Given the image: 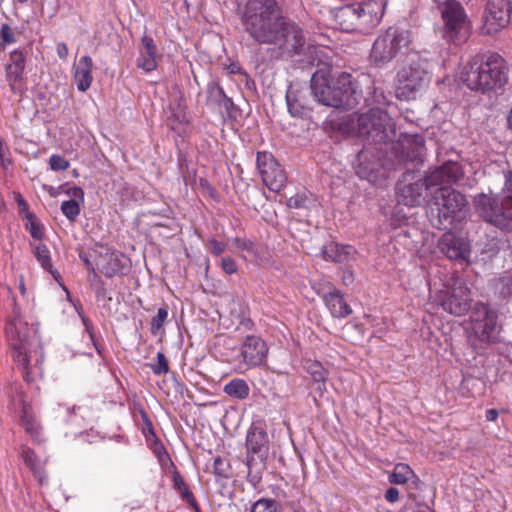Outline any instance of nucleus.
Wrapping results in <instances>:
<instances>
[{
    "label": "nucleus",
    "mask_w": 512,
    "mask_h": 512,
    "mask_svg": "<svg viewBox=\"0 0 512 512\" xmlns=\"http://www.w3.org/2000/svg\"><path fill=\"white\" fill-rule=\"evenodd\" d=\"M411 42V33L408 29L398 26L389 27L375 39L370 52V61L378 67H383L398 54L408 50Z\"/></svg>",
    "instance_id": "10"
},
{
    "label": "nucleus",
    "mask_w": 512,
    "mask_h": 512,
    "mask_svg": "<svg viewBox=\"0 0 512 512\" xmlns=\"http://www.w3.org/2000/svg\"><path fill=\"white\" fill-rule=\"evenodd\" d=\"M446 184L439 185L434 191L433 201L438 208L439 219L453 224L467 216L468 202L463 194Z\"/></svg>",
    "instance_id": "14"
},
{
    "label": "nucleus",
    "mask_w": 512,
    "mask_h": 512,
    "mask_svg": "<svg viewBox=\"0 0 512 512\" xmlns=\"http://www.w3.org/2000/svg\"><path fill=\"white\" fill-rule=\"evenodd\" d=\"M478 214L487 222L501 230L512 231V209H509L504 196L492 192L480 193L474 197Z\"/></svg>",
    "instance_id": "12"
},
{
    "label": "nucleus",
    "mask_w": 512,
    "mask_h": 512,
    "mask_svg": "<svg viewBox=\"0 0 512 512\" xmlns=\"http://www.w3.org/2000/svg\"><path fill=\"white\" fill-rule=\"evenodd\" d=\"M210 93L217 97L218 99L222 98V97H226L225 94H224V91L222 89V87L218 86V85H214L213 87L210 88Z\"/></svg>",
    "instance_id": "54"
},
{
    "label": "nucleus",
    "mask_w": 512,
    "mask_h": 512,
    "mask_svg": "<svg viewBox=\"0 0 512 512\" xmlns=\"http://www.w3.org/2000/svg\"><path fill=\"white\" fill-rule=\"evenodd\" d=\"M411 480H417V476L411 467L405 463L396 464L389 475V482L395 485H402Z\"/></svg>",
    "instance_id": "31"
},
{
    "label": "nucleus",
    "mask_w": 512,
    "mask_h": 512,
    "mask_svg": "<svg viewBox=\"0 0 512 512\" xmlns=\"http://www.w3.org/2000/svg\"><path fill=\"white\" fill-rule=\"evenodd\" d=\"M156 359V363L150 364V368L153 371V373L156 375H163L168 373L169 365L164 353L158 352Z\"/></svg>",
    "instance_id": "42"
},
{
    "label": "nucleus",
    "mask_w": 512,
    "mask_h": 512,
    "mask_svg": "<svg viewBox=\"0 0 512 512\" xmlns=\"http://www.w3.org/2000/svg\"><path fill=\"white\" fill-rule=\"evenodd\" d=\"M322 298L334 318H346L352 313V308L347 304L340 290L333 285H330L329 290L323 293Z\"/></svg>",
    "instance_id": "24"
},
{
    "label": "nucleus",
    "mask_w": 512,
    "mask_h": 512,
    "mask_svg": "<svg viewBox=\"0 0 512 512\" xmlns=\"http://www.w3.org/2000/svg\"><path fill=\"white\" fill-rule=\"evenodd\" d=\"M278 510V502L270 498H260L250 508V512H278Z\"/></svg>",
    "instance_id": "35"
},
{
    "label": "nucleus",
    "mask_w": 512,
    "mask_h": 512,
    "mask_svg": "<svg viewBox=\"0 0 512 512\" xmlns=\"http://www.w3.org/2000/svg\"><path fill=\"white\" fill-rule=\"evenodd\" d=\"M246 466L248 469V478L254 485L258 484L262 478V471L265 468V462L268 456V435L259 427H251L246 436Z\"/></svg>",
    "instance_id": "13"
},
{
    "label": "nucleus",
    "mask_w": 512,
    "mask_h": 512,
    "mask_svg": "<svg viewBox=\"0 0 512 512\" xmlns=\"http://www.w3.org/2000/svg\"><path fill=\"white\" fill-rule=\"evenodd\" d=\"M137 67L146 73L157 68V47L154 40L148 35L141 38Z\"/></svg>",
    "instance_id": "25"
},
{
    "label": "nucleus",
    "mask_w": 512,
    "mask_h": 512,
    "mask_svg": "<svg viewBox=\"0 0 512 512\" xmlns=\"http://www.w3.org/2000/svg\"><path fill=\"white\" fill-rule=\"evenodd\" d=\"M223 391L232 398L243 400L249 396L250 389L245 380L235 378L225 384Z\"/></svg>",
    "instance_id": "32"
},
{
    "label": "nucleus",
    "mask_w": 512,
    "mask_h": 512,
    "mask_svg": "<svg viewBox=\"0 0 512 512\" xmlns=\"http://www.w3.org/2000/svg\"><path fill=\"white\" fill-rule=\"evenodd\" d=\"M66 193L71 199L61 203V211L67 219L75 221L80 214V204L84 201V192L82 188L73 186Z\"/></svg>",
    "instance_id": "30"
},
{
    "label": "nucleus",
    "mask_w": 512,
    "mask_h": 512,
    "mask_svg": "<svg viewBox=\"0 0 512 512\" xmlns=\"http://www.w3.org/2000/svg\"><path fill=\"white\" fill-rule=\"evenodd\" d=\"M243 21L254 40L279 45L289 55L299 54L305 44L301 28L281 15L276 0H248Z\"/></svg>",
    "instance_id": "1"
},
{
    "label": "nucleus",
    "mask_w": 512,
    "mask_h": 512,
    "mask_svg": "<svg viewBox=\"0 0 512 512\" xmlns=\"http://www.w3.org/2000/svg\"><path fill=\"white\" fill-rule=\"evenodd\" d=\"M460 79L472 91L489 93L508 83V66L498 53L478 54L463 66Z\"/></svg>",
    "instance_id": "3"
},
{
    "label": "nucleus",
    "mask_w": 512,
    "mask_h": 512,
    "mask_svg": "<svg viewBox=\"0 0 512 512\" xmlns=\"http://www.w3.org/2000/svg\"><path fill=\"white\" fill-rule=\"evenodd\" d=\"M387 0H368L345 4L335 12V20L343 31L368 33L382 20Z\"/></svg>",
    "instance_id": "6"
},
{
    "label": "nucleus",
    "mask_w": 512,
    "mask_h": 512,
    "mask_svg": "<svg viewBox=\"0 0 512 512\" xmlns=\"http://www.w3.org/2000/svg\"><path fill=\"white\" fill-rule=\"evenodd\" d=\"M16 201H17L19 213L21 214L23 219L27 218V215L32 214L31 212H29L28 203L20 194L17 195Z\"/></svg>",
    "instance_id": "51"
},
{
    "label": "nucleus",
    "mask_w": 512,
    "mask_h": 512,
    "mask_svg": "<svg viewBox=\"0 0 512 512\" xmlns=\"http://www.w3.org/2000/svg\"><path fill=\"white\" fill-rule=\"evenodd\" d=\"M173 487L181 495L182 500L186 501L194 508H197L193 493L189 490L181 475L177 472L173 474Z\"/></svg>",
    "instance_id": "34"
},
{
    "label": "nucleus",
    "mask_w": 512,
    "mask_h": 512,
    "mask_svg": "<svg viewBox=\"0 0 512 512\" xmlns=\"http://www.w3.org/2000/svg\"><path fill=\"white\" fill-rule=\"evenodd\" d=\"M213 472L219 477L228 478L230 475L229 462L220 456L215 457L213 461Z\"/></svg>",
    "instance_id": "40"
},
{
    "label": "nucleus",
    "mask_w": 512,
    "mask_h": 512,
    "mask_svg": "<svg viewBox=\"0 0 512 512\" xmlns=\"http://www.w3.org/2000/svg\"><path fill=\"white\" fill-rule=\"evenodd\" d=\"M432 79V64L422 58L412 60L402 66L395 81L396 97L400 100H413L426 90Z\"/></svg>",
    "instance_id": "9"
},
{
    "label": "nucleus",
    "mask_w": 512,
    "mask_h": 512,
    "mask_svg": "<svg viewBox=\"0 0 512 512\" xmlns=\"http://www.w3.org/2000/svg\"><path fill=\"white\" fill-rule=\"evenodd\" d=\"M25 228L29 231L34 239L40 240L43 237V226L38 222L33 214L27 215L25 218Z\"/></svg>",
    "instance_id": "39"
},
{
    "label": "nucleus",
    "mask_w": 512,
    "mask_h": 512,
    "mask_svg": "<svg viewBox=\"0 0 512 512\" xmlns=\"http://www.w3.org/2000/svg\"><path fill=\"white\" fill-rule=\"evenodd\" d=\"M226 70L229 74H242L243 73L242 68L236 63H231L230 65H228Z\"/></svg>",
    "instance_id": "56"
},
{
    "label": "nucleus",
    "mask_w": 512,
    "mask_h": 512,
    "mask_svg": "<svg viewBox=\"0 0 512 512\" xmlns=\"http://www.w3.org/2000/svg\"><path fill=\"white\" fill-rule=\"evenodd\" d=\"M382 151L372 147H364L356 157L354 169L364 180L376 185L387 177L386 168L381 161Z\"/></svg>",
    "instance_id": "15"
},
{
    "label": "nucleus",
    "mask_w": 512,
    "mask_h": 512,
    "mask_svg": "<svg viewBox=\"0 0 512 512\" xmlns=\"http://www.w3.org/2000/svg\"><path fill=\"white\" fill-rule=\"evenodd\" d=\"M438 287L436 281L430 283V298L442 309L454 316L466 314L471 307V291L465 281L457 274H451L441 279Z\"/></svg>",
    "instance_id": "8"
},
{
    "label": "nucleus",
    "mask_w": 512,
    "mask_h": 512,
    "mask_svg": "<svg viewBox=\"0 0 512 512\" xmlns=\"http://www.w3.org/2000/svg\"><path fill=\"white\" fill-rule=\"evenodd\" d=\"M21 458L24 464L33 473L38 483L40 485H46L48 483V478L45 473L46 460L38 456L34 450L26 446L22 447Z\"/></svg>",
    "instance_id": "27"
},
{
    "label": "nucleus",
    "mask_w": 512,
    "mask_h": 512,
    "mask_svg": "<svg viewBox=\"0 0 512 512\" xmlns=\"http://www.w3.org/2000/svg\"><path fill=\"white\" fill-rule=\"evenodd\" d=\"M267 355L268 346L258 336H247L241 345L242 364L246 369L263 365L266 362Z\"/></svg>",
    "instance_id": "22"
},
{
    "label": "nucleus",
    "mask_w": 512,
    "mask_h": 512,
    "mask_svg": "<svg viewBox=\"0 0 512 512\" xmlns=\"http://www.w3.org/2000/svg\"><path fill=\"white\" fill-rule=\"evenodd\" d=\"M460 167L457 163L446 162L432 171L425 178H415L411 173H406L397 185L398 202L410 207L423 204L428 191L443 183L458 181Z\"/></svg>",
    "instance_id": "4"
},
{
    "label": "nucleus",
    "mask_w": 512,
    "mask_h": 512,
    "mask_svg": "<svg viewBox=\"0 0 512 512\" xmlns=\"http://www.w3.org/2000/svg\"><path fill=\"white\" fill-rule=\"evenodd\" d=\"M472 329L482 341H495L499 333L497 314L483 303L475 304L471 314Z\"/></svg>",
    "instance_id": "18"
},
{
    "label": "nucleus",
    "mask_w": 512,
    "mask_h": 512,
    "mask_svg": "<svg viewBox=\"0 0 512 512\" xmlns=\"http://www.w3.org/2000/svg\"><path fill=\"white\" fill-rule=\"evenodd\" d=\"M34 256L45 270L52 272L51 256L46 245L37 244L34 247Z\"/></svg>",
    "instance_id": "36"
},
{
    "label": "nucleus",
    "mask_w": 512,
    "mask_h": 512,
    "mask_svg": "<svg viewBox=\"0 0 512 512\" xmlns=\"http://www.w3.org/2000/svg\"><path fill=\"white\" fill-rule=\"evenodd\" d=\"M15 396L13 397V406L17 411L20 419V424L25 432L35 442L43 441V428L38 420L32 406L24 397V393L18 386L14 387Z\"/></svg>",
    "instance_id": "19"
},
{
    "label": "nucleus",
    "mask_w": 512,
    "mask_h": 512,
    "mask_svg": "<svg viewBox=\"0 0 512 512\" xmlns=\"http://www.w3.org/2000/svg\"><path fill=\"white\" fill-rule=\"evenodd\" d=\"M440 251L449 259L456 261H469L471 254L470 241L454 232H446L438 242Z\"/></svg>",
    "instance_id": "21"
},
{
    "label": "nucleus",
    "mask_w": 512,
    "mask_h": 512,
    "mask_svg": "<svg viewBox=\"0 0 512 512\" xmlns=\"http://www.w3.org/2000/svg\"><path fill=\"white\" fill-rule=\"evenodd\" d=\"M68 422L70 424H74V423H77V415L76 413H74L73 415H70L69 418H68Z\"/></svg>",
    "instance_id": "60"
},
{
    "label": "nucleus",
    "mask_w": 512,
    "mask_h": 512,
    "mask_svg": "<svg viewBox=\"0 0 512 512\" xmlns=\"http://www.w3.org/2000/svg\"><path fill=\"white\" fill-rule=\"evenodd\" d=\"M441 20L442 39L455 46L465 44L471 36L472 22L458 0H432Z\"/></svg>",
    "instance_id": "7"
},
{
    "label": "nucleus",
    "mask_w": 512,
    "mask_h": 512,
    "mask_svg": "<svg viewBox=\"0 0 512 512\" xmlns=\"http://www.w3.org/2000/svg\"><path fill=\"white\" fill-rule=\"evenodd\" d=\"M311 91L315 99L326 106L346 108L356 102L352 76L345 72L332 79L326 71H316L311 78Z\"/></svg>",
    "instance_id": "5"
},
{
    "label": "nucleus",
    "mask_w": 512,
    "mask_h": 512,
    "mask_svg": "<svg viewBox=\"0 0 512 512\" xmlns=\"http://www.w3.org/2000/svg\"><path fill=\"white\" fill-rule=\"evenodd\" d=\"M127 268L128 259L124 256V254L117 251L107 253L102 258V261L99 265L101 273H103L106 277H113L118 274H123Z\"/></svg>",
    "instance_id": "28"
},
{
    "label": "nucleus",
    "mask_w": 512,
    "mask_h": 512,
    "mask_svg": "<svg viewBox=\"0 0 512 512\" xmlns=\"http://www.w3.org/2000/svg\"><path fill=\"white\" fill-rule=\"evenodd\" d=\"M502 195L504 196L509 209H512V172L505 175V183L502 189Z\"/></svg>",
    "instance_id": "46"
},
{
    "label": "nucleus",
    "mask_w": 512,
    "mask_h": 512,
    "mask_svg": "<svg viewBox=\"0 0 512 512\" xmlns=\"http://www.w3.org/2000/svg\"><path fill=\"white\" fill-rule=\"evenodd\" d=\"M208 243L210 251L216 256L221 255L226 250V244L214 238L210 239Z\"/></svg>",
    "instance_id": "50"
},
{
    "label": "nucleus",
    "mask_w": 512,
    "mask_h": 512,
    "mask_svg": "<svg viewBox=\"0 0 512 512\" xmlns=\"http://www.w3.org/2000/svg\"><path fill=\"white\" fill-rule=\"evenodd\" d=\"M57 54L61 59H66L68 56V47L65 43H58L57 44Z\"/></svg>",
    "instance_id": "53"
},
{
    "label": "nucleus",
    "mask_w": 512,
    "mask_h": 512,
    "mask_svg": "<svg viewBox=\"0 0 512 512\" xmlns=\"http://www.w3.org/2000/svg\"><path fill=\"white\" fill-rule=\"evenodd\" d=\"M485 417L487 421L493 422L498 418V411L495 409H488L486 411Z\"/></svg>",
    "instance_id": "57"
},
{
    "label": "nucleus",
    "mask_w": 512,
    "mask_h": 512,
    "mask_svg": "<svg viewBox=\"0 0 512 512\" xmlns=\"http://www.w3.org/2000/svg\"><path fill=\"white\" fill-rule=\"evenodd\" d=\"M286 102L289 113L294 117L302 116L304 112V106L297 99L295 93L292 90H288L286 93Z\"/></svg>",
    "instance_id": "37"
},
{
    "label": "nucleus",
    "mask_w": 512,
    "mask_h": 512,
    "mask_svg": "<svg viewBox=\"0 0 512 512\" xmlns=\"http://www.w3.org/2000/svg\"><path fill=\"white\" fill-rule=\"evenodd\" d=\"M309 199L304 194H296L287 200V206L293 209L305 208Z\"/></svg>",
    "instance_id": "47"
},
{
    "label": "nucleus",
    "mask_w": 512,
    "mask_h": 512,
    "mask_svg": "<svg viewBox=\"0 0 512 512\" xmlns=\"http://www.w3.org/2000/svg\"><path fill=\"white\" fill-rule=\"evenodd\" d=\"M220 265L223 271L228 275L235 274L238 270L236 262L229 256L223 257L220 261Z\"/></svg>",
    "instance_id": "48"
},
{
    "label": "nucleus",
    "mask_w": 512,
    "mask_h": 512,
    "mask_svg": "<svg viewBox=\"0 0 512 512\" xmlns=\"http://www.w3.org/2000/svg\"><path fill=\"white\" fill-rule=\"evenodd\" d=\"M50 168L54 171H64L69 168L70 164L63 156L53 154L49 158Z\"/></svg>",
    "instance_id": "45"
},
{
    "label": "nucleus",
    "mask_w": 512,
    "mask_h": 512,
    "mask_svg": "<svg viewBox=\"0 0 512 512\" xmlns=\"http://www.w3.org/2000/svg\"><path fill=\"white\" fill-rule=\"evenodd\" d=\"M495 291L503 298H509L512 296V277L505 275L500 277L495 285Z\"/></svg>",
    "instance_id": "38"
},
{
    "label": "nucleus",
    "mask_w": 512,
    "mask_h": 512,
    "mask_svg": "<svg viewBox=\"0 0 512 512\" xmlns=\"http://www.w3.org/2000/svg\"><path fill=\"white\" fill-rule=\"evenodd\" d=\"M385 499H386V501H388L390 503L397 502L398 499H399V491H398V489H396L394 487H391V488L387 489L386 492H385Z\"/></svg>",
    "instance_id": "52"
},
{
    "label": "nucleus",
    "mask_w": 512,
    "mask_h": 512,
    "mask_svg": "<svg viewBox=\"0 0 512 512\" xmlns=\"http://www.w3.org/2000/svg\"><path fill=\"white\" fill-rule=\"evenodd\" d=\"M0 164L4 172L8 173L10 171V167L12 166L10 150L2 139H0Z\"/></svg>",
    "instance_id": "43"
},
{
    "label": "nucleus",
    "mask_w": 512,
    "mask_h": 512,
    "mask_svg": "<svg viewBox=\"0 0 512 512\" xmlns=\"http://www.w3.org/2000/svg\"><path fill=\"white\" fill-rule=\"evenodd\" d=\"M73 79L77 89L81 92L87 91L93 81L92 69L93 60L90 56H82L73 65Z\"/></svg>",
    "instance_id": "26"
},
{
    "label": "nucleus",
    "mask_w": 512,
    "mask_h": 512,
    "mask_svg": "<svg viewBox=\"0 0 512 512\" xmlns=\"http://www.w3.org/2000/svg\"><path fill=\"white\" fill-rule=\"evenodd\" d=\"M391 149L396 152L398 163L421 161L425 153L424 138L419 134H406L392 143Z\"/></svg>",
    "instance_id": "20"
},
{
    "label": "nucleus",
    "mask_w": 512,
    "mask_h": 512,
    "mask_svg": "<svg viewBox=\"0 0 512 512\" xmlns=\"http://www.w3.org/2000/svg\"><path fill=\"white\" fill-rule=\"evenodd\" d=\"M304 368L315 382L321 383V386H319L318 389L325 390V382L327 380L328 372L323 365L318 361L307 360Z\"/></svg>",
    "instance_id": "33"
},
{
    "label": "nucleus",
    "mask_w": 512,
    "mask_h": 512,
    "mask_svg": "<svg viewBox=\"0 0 512 512\" xmlns=\"http://www.w3.org/2000/svg\"><path fill=\"white\" fill-rule=\"evenodd\" d=\"M354 281V276L351 272H346L343 276V283L349 285Z\"/></svg>",
    "instance_id": "59"
},
{
    "label": "nucleus",
    "mask_w": 512,
    "mask_h": 512,
    "mask_svg": "<svg viewBox=\"0 0 512 512\" xmlns=\"http://www.w3.org/2000/svg\"><path fill=\"white\" fill-rule=\"evenodd\" d=\"M234 245H235V247L237 249L246 252V254L242 255V257L244 259H247L250 256H255L256 255L255 245L251 241H248V240H245V239H240V238H235L234 239Z\"/></svg>",
    "instance_id": "44"
},
{
    "label": "nucleus",
    "mask_w": 512,
    "mask_h": 512,
    "mask_svg": "<svg viewBox=\"0 0 512 512\" xmlns=\"http://www.w3.org/2000/svg\"><path fill=\"white\" fill-rule=\"evenodd\" d=\"M80 435H81V436H86V440H87L88 442H93V439H90V438H89V436H90V434H89V433H87V434H83V433L81 432V433H80Z\"/></svg>",
    "instance_id": "61"
},
{
    "label": "nucleus",
    "mask_w": 512,
    "mask_h": 512,
    "mask_svg": "<svg viewBox=\"0 0 512 512\" xmlns=\"http://www.w3.org/2000/svg\"><path fill=\"white\" fill-rule=\"evenodd\" d=\"M77 312L79 314V316L81 317V320L86 328V331L89 333L90 337L93 338V335H92V326L89 322V320L85 317V315L82 314V312L79 311V309L77 308Z\"/></svg>",
    "instance_id": "55"
},
{
    "label": "nucleus",
    "mask_w": 512,
    "mask_h": 512,
    "mask_svg": "<svg viewBox=\"0 0 512 512\" xmlns=\"http://www.w3.org/2000/svg\"><path fill=\"white\" fill-rule=\"evenodd\" d=\"M11 356L25 381L34 382L42 376L44 354L38 328L28 324L18 312H14L5 329Z\"/></svg>",
    "instance_id": "2"
},
{
    "label": "nucleus",
    "mask_w": 512,
    "mask_h": 512,
    "mask_svg": "<svg viewBox=\"0 0 512 512\" xmlns=\"http://www.w3.org/2000/svg\"><path fill=\"white\" fill-rule=\"evenodd\" d=\"M256 166L263 183L269 190L279 192L285 187L286 173L271 153L259 151L256 156Z\"/></svg>",
    "instance_id": "17"
},
{
    "label": "nucleus",
    "mask_w": 512,
    "mask_h": 512,
    "mask_svg": "<svg viewBox=\"0 0 512 512\" xmlns=\"http://www.w3.org/2000/svg\"><path fill=\"white\" fill-rule=\"evenodd\" d=\"M322 253L326 260L348 264L354 259L356 250L351 245H340L338 243L331 242L323 247Z\"/></svg>",
    "instance_id": "29"
},
{
    "label": "nucleus",
    "mask_w": 512,
    "mask_h": 512,
    "mask_svg": "<svg viewBox=\"0 0 512 512\" xmlns=\"http://www.w3.org/2000/svg\"><path fill=\"white\" fill-rule=\"evenodd\" d=\"M512 24V3L510 0H488L481 27L485 35H495Z\"/></svg>",
    "instance_id": "16"
},
{
    "label": "nucleus",
    "mask_w": 512,
    "mask_h": 512,
    "mask_svg": "<svg viewBox=\"0 0 512 512\" xmlns=\"http://www.w3.org/2000/svg\"><path fill=\"white\" fill-rule=\"evenodd\" d=\"M25 54L21 50L10 53L9 62L5 66V77L13 93L23 91V73L25 69Z\"/></svg>",
    "instance_id": "23"
},
{
    "label": "nucleus",
    "mask_w": 512,
    "mask_h": 512,
    "mask_svg": "<svg viewBox=\"0 0 512 512\" xmlns=\"http://www.w3.org/2000/svg\"><path fill=\"white\" fill-rule=\"evenodd\" d=\"M374 100L379 104H385L387 102L386 96L383 94V92L378 94L377 91H375Z\"/></svg>",
    "instance_id": "58"
},
{
    "label": "nucleus",
    "mask_w": 512,
    "mask_h": 512,
    "mask_svg": "<svg viewBox=\"0 0 512 512\" xmlns=\"http://www.w3.org/2000/svg\"><path fill=\"white\" fill-rule=\"evenodd\" d=\"M3 44H12L15 42V35L12 28L8 24H3L0 30Z\"/></svg>",
    "instance_id": "49"
},
{
    "label": "nucleus",
    "mask_w": 512,
    "mask_h": 512,
    "mask_svg": "<svg viewBox=\"0 0 512 512\" xmlns=\"http://www.w3.org/2000/svg\"><path fill=\"white\" fill-rule=\"evenodd\" d=\"M19 3H26L28 0H17Z\"/></svg>",
    "instance_id": "62"
},
{
    "label": "nucleus",
    "mask_w": 512,
    "mask_h": 512,
    "mask_svg": "<svg viewBox=\"0 0 512 512\" xmlns=\"http://www.w3.org/2000/svg\"><path fill=\"white\" fill-rule=\"evenodd\" d=\"M357 131L360 136L368 137L379 144H386L396 136L393 119L380 108H372L361 114L357 120Z\"/></svg>",
    "instance_id": "11"
},
{
    "label": "nucleus",
    "mask_w": 512,
    "mask_h": 512,
    "mask_svg": "<svg viewBox=\"0 0 512 512\" xmlns=\"http://www.w3.org/2000/svg\"><path fill=\"white\" fill-rule=\"evenodd\" d=\"M168 317V310L166 307L158 309L157 314L151 320V332L156 335L162 328Z\"/></svg>",
    "instance_id": "41"
}]
</instances>
